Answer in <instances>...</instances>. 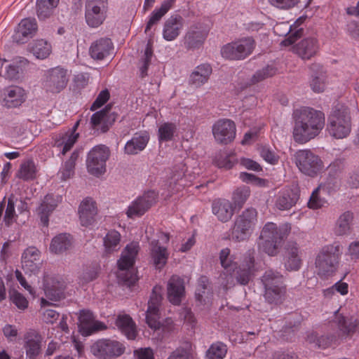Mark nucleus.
I'll use <instances>...</instances> for the list:
<instances>
[{
	"instance_id": "f257e3e1",
	"label": "nucleus",
	"mask_w": 359,
	"mask_h": 359,
	"mask_svg": "<svg viewBox=\"0 0 359 359\" xmlns=\"http://www.w3.org/2000/svg\"><path fill=\"white\" fill-rule=\"evenodd\" d=\"M292 137L294 142L305 144L317 137L325 126V116L320 111L311 107L294 110Z\"/></svg>"
},
{
	"instance_id": "f03ea898",
	"label": "nucleus",
	"mask_w": 359,
	"mask_h": 359,
	"mask_svg": "<svg viewBox=\"0 0 359 359\" xmlns=\"http://www.w3.org/2000/svg\"><path fill=\"white\" fill-rule=\"evenodd\" d=\"M229 248H224L220 251L219 260L222 266L224 269V278L226 285L233 283V279L241 285H247L253 276L255 271V250H248L245 256L243 263L238 267L230 255Z\"/></svg>"
},
{
	"instance_id": "7ed1b4c3",
	"label": "nucleus",
	"mask_w": 359,
	"mask_h": 359,
	"mask_svg": "<svg viewBox=\"0 0 359 359\" xmlns=\"http://www.w3.org/2000/svg\"><path fill=\"white\" fill-rule=\"evenodd\" d=\"M343 247L339 242L325 245L318 252L315 265L320 276H333L338 270Z\"/></svg>"
},
{
	"instance_id": "20e7f679",
	"label": "nucleus",
	"mask_w": 359,
	"mask_h": 359,
	"mask_svg": "<svg viewBox=\"0 0 359 359\" xmlns=\"http://www.w3.org/2000/svg\"><path fill=\"white\" fill-rule=\"evenodd\" d=\"M162 287L158 285L153 288L148 302L146 321L151 329L161 331L165 334L173 330L174 325L172 320L170 318H165L162 322L159 320L158 307L162 300Z\"/></svg>"
},
{
	"instance_id": "39448f33",
	"label": "nucleus",
	"mask_w": 359,
	"mask_h": 359,
	"mask_svg": "<svg viewBox=\"0 0 359 359\" xmlns=\"http://www.w3.org/2000/svg\"><path fill=\"white\" fill-rule=\"evenodd\" d=\"M328 134L335 139L347 137L351 131L350 111L344 105H338L328 118Z\"/></svg>"
},
{
	"instance_id": "423d86ee",
	"label": "nucleus",
	"mask_w": 359,
	"mask_h": 359,
	"mask_svg": "<svg viewBox=\"0 0 359 359\" xmlns=\"http://www.w3.org/2000/svg\"><path fill=\"white\" fill-rule=\"evenodd\" d=\"M139 249V243L137 242L128 244L122 251L117 262L119 269L117 274L118 279L129 285L134 284L137 280L136 274L131 268L135 264Z\"/></svg>"
},
{
	"instance_id": "0eeeda50",
	"label": "nucleus",
	"mask_w": 359,
	"mask_h": 359,
	"mask_svg": "<svg viewBox=\"0 0 359 359\" xmlns=\"http://www.w3.org/2000/svg\"><path fill=\"white\" fill-rule=\"evenodd\" d=\"M257 222V212L255 208H247L235 219L231 228V239L235 242L247 240Z\"/></svg>"
},
{
	"instance_id": "6e6552de",
	"label": "nucleus",
	"mask_w": 359,
	"mask_h": 359,
	"mask_svg": "<svg viewBox=\"0 0 359 359\" xmlns=\"http://www.w3.org/2000/svg\"><path fill=\"white\" fill-rule=\"evenodd\" d=\"M294 159L299 170L309 177L316 176L324 167L320 158L310 149L298 150Z\"/></svg>"
},
{
	"instance_id": "1a4fd4ad",
	"label": "nucleus",
	"mask_w": 359,
	"mask_h": 359,
	"mask_svg": "<svg viewBox=\"0 0 359 359\" xmlns=\"http://www.w3.org/2000/svg\"><path fill=\"white\" fill-rule=\"evenodd\" d=\"M69 78L67 69L61 67L51 68L45 73L43 88L48 93H59L66 88Z\"/></svg>"
},
{
	"instance_id": "9d476101",
	"label": "nucleus",
	"mask_w": 359,
	"mask_h": 359,
	"mask_svg": "<svg viewBox=\"0 0 359 359\" xmlns=\"http://www.w3.org/2000/svg\"><path fill=\"white\" fill-rule=\"evenodd\" d=\"M110 155L107 147L100 144L94 147L88 154L86 166L88 172L95 176H99L106 171V162Z\"/></svg>"
},
{
	"instance_id": "9b49d317",
	"label": "nucleus",
	"mask_w": 359,
	"mask_h": 359,
	"mask_svg": "<svg viewBox=\"0 0 359 359\" xmlns=\"http://www.w3.org/2000/svg\"><path fill=\"white\" fill-rule=\"evenodd\" d=\"M124 345L116 340L100 339L90 346L91 353L99 359L118 358L125 352Z\"/></svg>"
},
{
	"instance_id": "f8f14e48",
	"label": "nucleus",
	"mask_w": 359,
	"mask_h": 359,
	"mask_svg": "<svg viewBox=\"0 0 359 359\" xmlns=\"http://www.w3.org/2000/svg\"><path fill=\"white\" fill-rule=\"evenodd\" d=\"M254 48V40L250 37L244 38L224 45L221 54L228 60H243L252 53Z\"/></svg>"
},
{
	"instance_id": "ddd939ff",
	"label": "nucleus",
	"mask_w": 359,
	"mask_h": 359,
	"mask_svg": "<svg viewBox=\"0 0 359 359\" xmlns=\"http://www.w3.org/2000/svg\"><path fill=\"white\" fill-rule=\"evenodd\" d=\"M79 125V121H77L72 128L60 131L53 136V147L59 152L58 155L65 156L77 142L79 137V133L76 132Z\"/></svg>"
},
{
	"instance_id": "4468645a",
	"label": "nucleus",
	"mask_w": 359,
	"mask_h": 359,
	"mask_svg": "<svg viewBox=\"0 0 359 359\" xmlns=\"http://www.w3.org/2000/svg\"><path fill=\"white\" fill-rule=\"evenodd\" d=\"M212 132L217 143L227 144L235 139L236 128L233 121L223 118L212 125Z\"/></svg>"
},
{
	"instance_id": "2eb2a0df",
	"label": "nucleus",
	"mask_w": 359,
	"mask_h": 359,
	"mask_svg": "<svg viewBox=\"0 0 359 359\" xmlns=\"http://www.w3.org/2000/svg\"><path fill=\"white\" fill-rule=\"evenodd\" d=\"M157 199V194L154 191L144 193L134 201L128 208L126 215L128 217H139L154 205Z\"/></svg>"
},
{
	"instance_id": "dca6fc26",
	"label": "nucleus",
	"mask_w": 359,
	"mask_h": 359,
	"mask_svg": "<svg viewBox=\"0 0 359 359\" xmlns=\"http://www.w3.org/2000/svg\"><path fill=\"white\" fill-rule=\"evenodd\" d=\"M27 93L18 86H11L4 90L1 104L7 109L18 108L27 100Z\"/></svg>"
},
{
	"instance_id": "f3484780",
	"label": "nucleus",
	"mask_w": 359,
	"mask_h": 359,
	"mask_svg": "<svg viewBox=\"0 0 359 359\" xmlns=\"http://www.w3.org/2000/svg\"><path fill=\"white\" fill-rule=\"evenodd\" d=\"M320 49V43L315 36H307L292 47L293 52L303 60H310Z\"/></svg>"
},
{
	"instance_id": "a211bd4d",
	"label": "nucleus",
	"mask_w": 359,
	"mask_h": 359,
	"mask_svg": "<svg viewBox=\"0 0 359 359\" xmlns=\"http://www.w3.org/2000/svg\"><path fill=\"white\" fill-rule=\"evenodd\" d=\"M299 198V194L297 187L285 188L278 192L275 205L280 210H287L295 205Z\"/></svg>"
},
{
	"instance_id": "6ab92c4d",
	"label": "nucleus",
	"mask_w": 359,
	"mask_h": 359,
	"mask_svg": "<svg viewBox=\"0 0 359 359\" xmlns=\"http://www.w3.org/2000/svg\"><path fill=\"white\" fill-rule=\"evenodd\" d=\"M208 35L207 28L202 24L192 25L185 36V45L188 48H199Z\"/></svg>"
},
{
	"instance_id": "aec40b11",
	"label": "nucleus",
	"mask_w": 359,
	"mask_h": 359,
	"mask_svg": "<svg viewBox=\"0 0 359 359\" xmlns=\"http://www.w3.org/2000/svg\"><path fill=\"white\" fill-rule=\"evenodd\" d=\"M79 321L80 329L83 335L88 336L106 328L104 323L95 320L93 313L90 311H81Z\"/></svg>"
},
{
	"instance_id": "412c9836",
	"label": "nucleus",
	"mask_w": 359,
	"mask_h": 359,
	"mask_svg": "<svg viewBox=\"0 0 359 359\" xmlns=\"http://www.w3.org/2000/svg\"><path fill=\"white\" fill-rule=\"evenodd\" d=\"M24 348L27 357L29 359L36 358L41 352L42 337L34 330H29L24 335Z\"/></svg>"
},
{
	"instance_id": "4be33fe9",
	"label": "nucleus",
	"mask_w": 359,
	"mask_h": 359,
	"mask_svg": "<svg viewBox=\"0 0 359 359\" xmlns=\"http://www.w3.org/2000/svg\"><path fill=\"white\" fill-rule=\"evenodd\" d=\"M167 293L170 302L179 305L185 293L184 280L177 276H172L167 285Z\"/></svg>"
},
{
	"instance_id": "5701e85b",
	"label": "nucleus",
	"mask_w": 359,
	"mask_h": 359,
	"mask_svg": "<svg viewBox=\"0 0 359 359\" xmlns=\"http://www.w3.org/2000/svg\"><path fill=\"white\" fill-rule=\"evenodd\" d=\"M212 212L219 221L227 222L234 214V206L227 199L217 198L212 203Z\"/></svg>"
},
{
	"instance_id": "b1692460",
	"label": "nucleus",
	"mask_w": 359,
	"mask_h": 359,
	"mask_svg": "<svg viewBox=\"0 0 359 359\" xmlns=\"http://www.w3.org/2000/svg\"><path fill=\"white\" fill-rule=\"evenodd\" d=\"M43 289L45 295L50 300L57 302L64 297L63 283L53 276H44Z\"/></svg>"
},
{
	"instance_id": "393cba45",
	"label": "nucleus",
	"mask_w": 359,
	"mask_h": 359,
	"mask_svg": "<svg viewBox=\"0 0 359 359\" xmlns=\"http://www.w3.org/2000/svg\"><path fill=\"white\" fill-rule=\"evenodd\" d=\"M339 184L336 179L329 178L325 183H322L318 188H316L312 193L308 206L311 209H318L322 208L325 203V201L318 196L320 189L326 190L328 192L334 191L338 189Z\"/></svg>"
},
{
	"instance_id": "a878e982",
	"label": "nucleus",
	"mask_w": 359,
	"mask_h": 359,
	"mask_svg": "<svg viewBox=\"0 0 359 359\" xmlns=\"http://www.w3.org/2000/svg\"><path fill=\"white\" fill-rule=\"evenodd\" d=\"M37 30L36 20L25 18L21 20L13 36V40L18 43H25L29 37H32Z\"/></svg>"
},
{
	"instance_id": "bb28decb",
	"label": "nucleus",
	"mask_w": 359,
	"mask_h": 359,
	"mask_svg": "<svg viewBox=\"0 0 359 359\" xmlns=\"http://www.w3.org/2000/svg\"><path fill=\"white\" fill-rule=\"evenodd\" d=\"M22 265L26 271L32 273L39 272L41 265L40 252L34 247L27 248L22 255Z\"/></svg>"
},
{
	"instance_id": "cd10ccee",
	"label": "nucleus",
	"mask_w": 359,
	"mask_h": 359,
	"mask_svg": "<svg viewBox=\"0 0 359 359\" xmlns=\"http://www.w3.org/2000/svg\"><path fill=\"white\" fill-rule=\"evenodd\" d=\"M150 137L146 131H141L134 134L128 140L124 147V151L128 155H135L143 151L147 147Z\"/></svg>"
},
{
	"instance_id": "c85d7f7f",
	"label": "nucleus",
	"mask_w": 359,
	"mask_h": 359,
	"mask_svg": "<svg viewBox=\"0 0 359 359\" xmlns=\"http://www.w3.org/2000/svg\"><path fill=\"white\" fill-rule=\"evenodd\" d=\"M183 28V18L178 15L168 18L163 28V37L168 41L175 40L180 34Z\"/></svg>"
},
{
	"instance_id": "c756f323",
	"label": "nucleus",
	"mask_w": 359,
	"mask_h": 359,
	"mask_svg": "<svg viewBox=\"0 0 359 359\" xmlns=\"http://www.w3.org/2000/svg\"><path fill=\"white\" fill-rule=\"evenodd\" d=\"M149 255L151 259L158 269H161L167 263L169 253L165 247L160 245L158 241L154 240L150 243Z\"/></svg>"
},
{
	"instance_id": "7c9ffc66",
	"label": "nucleus",
	"mask_w": 359,
	"mask_h": 359,
	"mask_svg": "<svg viewBox=\"0 0 359 359\" xmlns=\"http://www.w3.org/2000/svg\"><path fill=\"white\" fill-rule=\"evenodd\" d=\"M79 217L82 226H89L95 221L97 213L95 202L91 198H86L79 206Z\"/></svg>"
},
{
	"instance_id": "2f4dec72",
	"label": "nucleus",
	"mask_w": 359,
	"mask_h": 359,
	"mask_svg": "<svg viewBox=\"0 0 359 359\" xmlns=\"http://www.w3.org/2000/svg\"><path fill=\"white\" fill-rule=\"evenodd\" d=\"M353 224V214L350 211L342 213L337 219L334 233L337 236H348L351 233Z\"/></svg>"
},
{
	"instance_id": "473e14b6",
	"label": "nucleus",
	"mask_w": 359,
	"mask_h": 359,
	"mask_svg": "<svg viewBox=\"0 0 359 359\" xmlns=\"http://www.w3.org/2000/svg\"><path fill=\"white\" fill-rule=\"evenodd\" d=\"M113 45L109 39L104 38L97 40L90 47V55L95 59L101 60L109 55Z\"/></svg>"
},
{
	"instance_id": "72a5a7b5",
	"label": "nucleus",
	"mask_w": 359,
	"mask_h": 359,
	"mask_svg": "<svg viewBox=\"0 0 359 359\" xmlns=\"http://www.w3.org/2000/svg\"><path fill=\"white\" fill-rule=\"evenodd\" d=\"M335 320L343 336L350 337L353 334L359 325L358 320L353 316L345 317L335 312Z\"/></svg>"
},
{
	"instance_id": "f704fd0d",
	"label": "nucleus",
	"mask_w": 359,
	"mask_h": 359,
	"mask_svg": "<svg viewBox=\"0 0 359 359\" xmlns=\"http://www.w3.org/2000/svg\"><path fill=\"white\" fill-rule=\"evenodd\" d=\"M302 260L299 256V248L296 243H289L286 248L285 266L288 271L299 269Z\"/></svg>"
},
{
	"instance_id": "c9c22d12",
	"label": "nucleus",
	"mask_w": 359,
	"mask_h": 359,
	"mask_svg": "<svg viewBox=\"0 0 359 359\" xmlns=\"http://www.w3.org/2000/svg\"><path fill=\"white\" fill-rule=\"evenodd\" d=\"M212 74V68L209 65L203 64L197 66L190 75L189 83L196 88L205 84Z\"/></svg>"
},
{
	"instance_id": "e433bc0d",
	"label": "nucleus",
	"mask_w": 359,
	"mask_h": 359,
	"mask_svg": "<svg viewBox=\"0 0 359 359\" xmlns=\"http://www.w3.org/2000/svg\"><path fill=\"white\" fill-rule=\"evenodd\" d=\"M304 20V18H299L292 25L290 26V27H288L287 25L285 23L278 25L275 27V32H278L281 27H285L287 30V33H290V36L281 42L280 44L282 46H290L294 43L297 39L301 37L303 34V29L302 27H299V26Z\"/></svg>"
},
{
	"instance_id": "4c0bfd02",
	"label": "nucleus",
	"mask_w": 359,
	"mask_h": 359,
	"mask_svg": "<svg viewBox=\"0 0 359 359\" xmlns=\"http://www.w3.org/2000/svg\"><path fill=\"white\" fill-rule=\"evenodd\" d=\"M195 297L199 305L209 306L211 304L212 293L208 288V280L206 277H201L199 279Z\"/></svg>"
},
{
	"instance_id": "58836bf2",
	"label": "nucleus",
	"mask_w": 359,
	"mask_h": 359,
	"mask_svg": "<svg viewBox=\"0 0 359 359\" xmlns=\"http://www.w3.org/2000/svg\"><path fill=\"white\" fill-rule=\"evenodd\" d=\"M58 203V197L55 198L53 195L45 196L43 202L38 208V214L40 216L41 221L44 226L48 224V217L50 214L55 209Z\"/></svg>"
},
{
	"instance_id": "ea45409f",
	"label": "nucleus",
	"mask_w": 359,
	"mask_h": 359,
	"mask_svg": "<svg viewBox=\"0 0 359 359\" xmlns=\"http://www.w3.org/2000/svg\"><path fill=\"white\" fill-rule=\"evenodd\" d=\"M306 341L315 347L325 349L337 344V337L334 334H321L311 332L308 334Z\"/></svg>"
},
{
	"instance_id": "a19ab883",
	"label": "nucleus",
	"mask_w": 359,
	"mask_h": 359,
	"mask_svg": "<svg viewBox=\"0 0 359 359\" xmlns=\"http://www.w3.org/2000/svg\"><path fill=\"white\" fill-rule=\"evenodd\" d=\"M116 325L128 339H135L137 333L136 326L128 315L118 316L116 320Z\"/></svg>"
},
{
	"instance_id": "79ce46f5",
	"label": "nucleus",
	"mask_w": 359,
	"mask_h": 359,
	"mask_svg": "<svg viewBox=\"0 0 359 359\" xmlns=\"http://www.w3.org/2000/svg\"><path fill=\"white\" fill-rule=\"evenodd\" d=\"M285 229L278 228L276 224L268 222L263 227L259 237L260 239H269L282 243L285 237Z\"/></svg>"
},
{
	"instance_id": "37998d69",
	"label": "nucleus",
	"mask_w": 359,
	"mask_h": 359,
	"mask_svg": "<svg viewBox=\"0 0 359 359\" xmlns=\"http://www.w3.org/2000/svg\"><path fill=\"white\" fill-rule=\"evenodd\" d=\"M286 296V287L264 288V297L271 304L278 305L283 302Z\"/></svg>"
},
{
	"instance_id": "c03bdc74",
	"label": "nucleus",
	"mask_w": 359,
	"mask_h": 359,
	"mask_svg": "<svg viewBox=\"0 0 359 359\" xmlns=\"http://www.w3.org/2000/svg\"><path fill=\"white\" fill-rule=\"evenodd\" d=\"M121 234L116 230L109 231L103 238L104 253L111 254L120 249Z\"/></svg>"
},
{
	"instance_id": "a18cd8bd",
	"label": "nucleus",
	"mask_w": 359,
	"mask_h": 359,
	"mask_svg": "<svg viewBox=\"0 0 359 359\" xmlns=\"http://www.w3.org/2000/svg\"><path fill=\"white\" fill-rule=\"evenodd\" d=\"M108 110L107 109L97 111L90 118L91 127L94 130L105 133L109 130Z\"/></svg>"
},
{
	"instance_id": "49530a36",
	"label": "nucleus",
	"mask_w": 359,
	"mask_h": 359,
	"mask_svg": "<svg viewBox=\"0 0 359 359\" xmlns=\"http://www.w3.org/2000/svg\"><path fill=\"white\" fill-rule=\"evenodd\" d=\"M177 131V125L172 122H163L158 127V140L159 143L170 142L174 140Z\"/></svg>"
},
{
	"instance_id": "de8ad7c7",
	"label": "nucleus",
	"mask_w": 359,
	"mask_h": 359,
	"mask_svg": "<svg viewBox=\"0 0 359 359\" xmlns=\"http://www.w3.org/2000/svg\"><path fill=\"white\" fill-rule=\"evenodd\" d=\"M175 0H164L159 8L155 9L151 14L147 24L145 32H148L153 25L156 24L163 16L172 7Z\"/></svg>"
},
{
	"instance_id": "09e8293b",
	"label": "nucleus",
	"mask_w": 359,
	"mask_h": 359,
	"mask_svg": "<svg viewBox=\"0 0 359 359\" xmlns=\"http://www.w3.org/2000/svg\"><path fill=\"white\" fill-rule=\"evenodd\" d=\"M72 245V237L67 233H60L55 236L50 243V250L55 254L67 250Z\"/></svg>"
},
{
	"instance_id": "8fccbe9b",
	"label": "nucleus",
	"mask_w": 359,
	"mask_h": 359,
	"mask_svg": "<svg viewBox=\"0 0 359 359\" xmlns=\"http://www.w3.org/2000/svg\"><path fill=\"white\" fill-rule=\"evenodd\" d=\"M262 282L264 288H268V285L271 287H286L284 283V277L278 271L273 269L266 270L262 277Z\"/></svg>"
},
{
	"instance_id": "3c124183",
	"label": "nucleus",
	"mask_w": 359,
	"mask_h": 359,
	"mask_svg": "<svg viewBox=\"0 0 359 359\" xmlns=\"http://www.w3.org/2000/svg\"><path fill=\"white\" fill-rule=\"evenodd\" d=\"M58 3L59 0H37L36 13L39 18L45 20L50 17Z\"/></svg>"
},
{
	"instance_id": "603ef678",
	"label": "nucleus",
	"mask_w": 359,
	"mask_h": 359,
	"mask_svg": "<svg viewBox=\"0 0 359 359\" xmlns=\"http://www.w3.org/2000/svg\"><path fill=\"white\" fill-rule=\"evenodd\" d=\"M18 201V198L14 194H11L8 198L7 206L4 217V222L7 226H10L14 222H18V215L15 212V207Z\"/></svg>"
},
{
	"instance_id": "864d4df0",
	"label": "nucleus",
	"mask_w": 359,
	"mask_h": 359,
	"mask_svg": "<svg viewBox=\"0 0 359 359\" xmlns=\"http://www.w3.org/2000/svg\"><path fill=\"white\" fill-rule=\"evenodd\" d=\"M79 156V151L74 150L70 157L62 165L60 174L62 180L69 179L74 174V168L76 162Z\"/></svg>"
},
{
	"instance_id": "5fc2aeb1",
	"label": "nucleus",
	"mask_w": 359,
	"mask_h": 359,
	"mask_svg": "<svg viewBox=\"0 0 359 359\" xmlns=\"http://www.w3.org/2000/svg\"><path fill=\"white\" fill-rule=\"evenodd\" d=\"M187 170L186 166L184 164H179L175 165L170 172L169 177L170 187H173L177 184L180 187H184L187 186L185 177V172Z\"/></svg>"
},
{
	"instance_id": "6e6d98bb",
	"label": "nucleus",
	"mask_w": 359,
	"mask_h": 359,
	"mask_svg": "<svg viewBox=\"0 0 359 359\" xmlns=\"http://www.w3.org/2000/svg\"><path fill=\"white\" fill-rule=\"evenodd\" d=\"M278 72L277 68L273 65H267L263 68L258 69L251 77L249 84L253 85L261 82L268 78L272 77Z\"/></svg>"
},
{
	"instance_id": "4d7b16f0",
	"label": "nucleus",
	"mask_w": 359,
	"mask_h": 359,
	"mask_svg": "<svg viewBox=\"0 0 359 359\" xmlns=\"http://www.w3.org/2000/svg\"><path fill=\"white\" fill-rule=\"evenodd\" d=\"M36 172L34 163L29 160L21 164L17 177L25 181L32 180L36 178Z\"/></svg>"
},
{
	"instance_id": "13d9d810",
	"label": "nucleus",
	"mask_w": 359,
	"mask_h": 359,
	"mask_svg": "<svg viewBox=\"0 0 359 359\" xmlns=\"http://www.w3.org/2000/svg\"><path fill=\"white\" fill-rule=\"evenodd\" d=\"M30 50L36 57L45 59L51 53V46L46 41L41 39L34 42Z\"/></svg>"
},
{
	"instance_id": "bf43d9fd",
	"label": "nucleus",
	"mask_w": 359,
	"mask_h": 359,
	"mask_svg": "<svg viewBox=\"0 0 359 359\" xmlns=\"http://www.w3.org/2000/svg\"><path fill=\"white\" fill-rule=\"evenodd\" d=\"M27 63V60L22 58V57H18L15 58L13 63L9 64L6 66V71L4 74H2L1 76H4L6 79H16L19 72L20 70L21 66L25 65Z\"/></svg>"
},
{
	"instance_id": "052dcab7",
	"label": "nucleus",
	"mask_w": 359,
	"mask_h": 359,
	"mask_svg": "<svg viewBox=\"0 0 359 359\" xmlns=\"http://www.w3.org/2000/svg\"><path fill=\"white\" fill-rule=\"evenodd\" d=\"M280 245L281 243L278 241L269 239H260V237L259 238V250L270 256H274L278 253V250Z\"/></svg>"
},
{
	"instance_id": "680f3d73",
	"label": "nucleus",
	"mask_w": 359,
	"mask_h": 359,
	"mask_svg": "<svg viewBox=\"0 0 359 359\" xmlns=\"http://www.w3.org/2000/svg\"><path fill=\"white\" fill-rule=\"evenodd\" d=\"M250 195V189L247 186L238 187L233 193L232 200L236 206L241 208Z\"/></svg>"
},
{
	"instance_id": "e2e57ef3",
	"label": "nucleus",
	"mask_w": 359,
	"mask_h": 359,
	"mask_svg": "<svg viewBox=\"0 0 359 359\" xmlns=\"http://www.w3.org/2000/svg\"><path fill=\"white\" fill-rule=\"evenodd\" d=\"M227 352L225 344L221 342L213 344L210 346L206 353L208 359H223Z\"/></svg>"
},
{
	"instance_id": "0e129e2a",
	"label": "nucleus",
	"mask_w": 359,
	"mask_h": 359,
	"mask_svg": "<svg viewBox=\"0 0 359 359\" xmlns=\"http://www.w3.org/2000/svg\"><path fill=\"white\" fill-rule=\"evenodd\" d=\"M153 56L152 43L151 40L147 42L144 50V56L140 61V71L142 77L147 75L148 67L150 65L151 59Z\"/></svg>"
},
{
	"instance_id": "69168bd1",
	"label": "nucleus",
	"mask_w": 359,
	"mask_h": 359,
	"mask_svg": "<svg viewBox=\"0 0 359 359\" xmlns=\"http://www.w3.org/2000/svg\"><path fill=\"white\" fill-rule=\"evenodd\" d=\"M9 299L20 310L25 311L28 308L29 302L27 298L15 290L9 291Z\"/></svg>"
},
{
	"instance_id": "338daca9",
	"label": "nucleus",
	"mask_w": 359,
	"mask_h": 359,
	"mask_svg": "<svg viewBox=\"0 0 359 359\" xmlns=\"http://www.w3.org/2000/svg\"><path fill=\"white\" fill-rule=\"evenodd\" d=\"M259 154L267 163L275 165L279 161L278 154L269 146H262L259 148Z\"/></svg>"
},
{
	"instance_id": "774afa93",
	"label": "nucleus",
	"mask_w": 359,
	"mask_h": 359,
	"mask_svg": "<svg viewBox=\"0 0 359 359\" xmlns=\"http://www.w3.org/2000/svg\"><path fill=\"white\" fill-rule=\"evenodd\" d=\"M310 86L315 93L324 91L326 87V76L323 74L313 76L310 82Z\"/></svg>"
}]
</instances>
